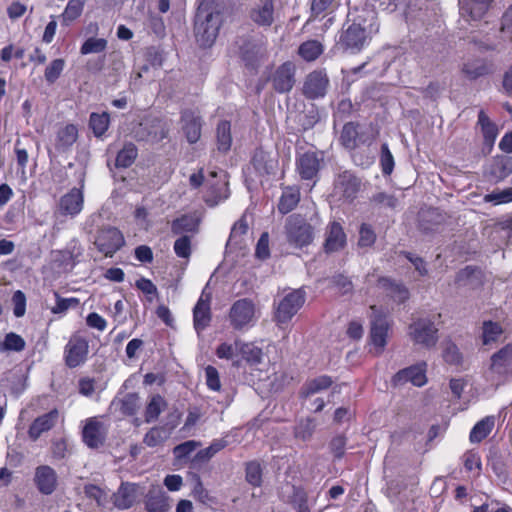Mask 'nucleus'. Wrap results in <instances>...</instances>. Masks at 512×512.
I'll return each mask as SVG.
<instances>
[{
    "instance_id": "obj_1",
    "label": "nucleus",
    "mask_w": 512,
    "mask_h": 512,
    "mask_svg": "<svg viewBox=\"0 0 512 512\" xmlns=\"http://www.w3.org/2000/svg\"><path fill=\"white\" fill-rule=\"evenodd\" d=\"M233 51L250 70H257L267 57V42L263 35L245 34L238 36Z\"/></svg>"
},
{
    "instance_id": "obj_2",
    "label": "nucleus",
    "mask_w": 512,
    "mask_h": 512,
    "mask_svg": "<svg viewBox=\"0 0 512 512\" xmlns=\"http://www.w3.org/2000/svg\"><path fill=\"white\" fill-rule=\"evenodd\" d=\"M223 23L222 13L214 8L199 7L194 20V34L200 47H211Z\"/></svg>"
},
{
    "instance_id": "obj_3",
    "label": "nucleus",
    "mask_w": 512,
    "mask_h": 512,
    "mask_svg": "<svg viewBox=\"0 0 512 512\" xmlns=\"http://www.w3.org/2000/svg\"><path fill=\"white\" fill-rule=\"evenodd\" d=\"M314 234V227L300 215H292L287 219L285 235L290 246L303 249L313 242Z\"/></svg>"
},
{
    "instance_id": "obj_4",
    "label": "nucleus",
    "mask_w": 512,
    "mask_h": 512,
    "mask_svg": "<svg viewBox=\"0 0 512 512\" xmlns=\"http://www.w3.org/2000/svg\"><path fill=\"white\" fill-rule=\"evenodd\" d=\"M362 187V180L351 170H343L335 175L333 195L340 200L353 202Z\"/></svg>"
},
{
    "instance_id": "obj_5",
    "label": "nucleus",
    "mask_w": 512,
    "mask_h": 512,
    "mask_svg": "<svg viewBox=\"0 0 512 512\" xmlns=\"http://www.w3.org/2000/svg\"><path fill=\"white\" fill-rule=\"evenodd\" d=\"M408 334L415 344L430 349L438 342V328L428 317L414 320L408 328Z\"/></svg>"
},
{
    "instance_id": "obj_6",
    "label": "nucleus",
    "mask_w": 512,
    "mask_h": 512,
    "mask_svg": "<svg viewBox=\"0 0 512 512\" xmlns=\"http://www.w3.org/2000/svg\"><path fill=\"white\" fill-rule=\"evenodd\" d=\"M378 29V25L374 23H370L369 27H366L361 22H353L343 30L339 42L347 49L360 51L364 47L368 35L378 32Z\"/></svg>"
},
{
    "instance_id": "obj_7",
    "label": "nucleus",
    "mask_w": 512,
    "mask_h": 512,
    "mask_svg": "<svg viewBox=\"0 0 512 512\" xmlns=\"http://www.w3.org/2000/svg\"><path fill=\"white\" fill-rule=\"evenodd\" d=\"M371 310V328L370 339L371 343L375 346V354L380 355L384 351L387 344V336L389 330V323L385 313L377 306L372 305Z\"/></svg>"
},
{
    "instance_id": "obj_8",
    "label": "nucleus",
    "mask_w": 512,
    "mask_h": 512,
    "mask_svg": "<svg viewBox=\"0 0 512 512\" xmlns=\"http://www.w3.org/2000/svg\"><path fill=\"white\" fill-rule=\"evenodd\" d=\"M305 302V293L301 289L293 290L285 295L277 305L275 321L278 325L287 324Z\"/></svg>"
},
{
    "instance_id": "obj_9",
    "label": "nucleus",
    "mask_w": 512,
    "mask_h": 512,
    "mask_svg": "<svg viewBox=\"0 0 512 512\" xmlns=\"http://www.w3.org/2000/svg\"><path fill=\"white\" fill-rule=\"evenodd\" d=\"M94 244L105 256L112 257L125 244V239L119 229L107 226L98 231Z\"/></svg>"
},
{
    "instance_id": "obj_10",
    "label": "nucleus",
    "mask_w": 512,
    "mask_h": 512,
    "mask_svg": "<svg viewBox=\"0 0 512 512\" xmlns=\"http://www.w3.org/2000/svg\"><path fill=\"white\" fill-rule=\"evenodd\" d=\"M89 353L88 341L79 334H73L64 348L65 364L69 368H76L84 364Z\"/></svg>"
},
{
    "instance_id": "obj_11",
    "label": "nucleus",
    "mask_w": 512,
    "mask_h": 512,
    "mask_svg": "<svg viewBox=\"0 0 512 512\" xmlns=\"http://www.w3.org/2000/svg\"><path fill=\"white\" fill-rule=\"evenodd\" d=\"M254 314L253 302L247 298L239 299L230 308V323L235 330H241L252 325Z\"/></svg>"
},
{
    "instance_id": "obj_12",
    "label": "nucleus",
    "mask_w": 512,
    "mask_h": 512,
    "mask_svg": "<svg viewBox=\"0 0 512 512\" xmlns=\"http://www.w3.org/2000/svg\"><path fill=\"white\" fill-rule=\"evenodd\" d=\"M295 71V65L290 61L278 66L269 77L273 89L278 93L289 92L295 84Z\"/></svg>"
},
{
    "instance_id": "obj_13",
    "label": "nucleus",
    "mask_w": 512,
    "mask_h": 512,
    "mask_svg": "<svg viewBox=\"0 0 512 512\" xmlns=\"http://www.w3.org/2000/svg\"><path fill=\"white\" fill-rule=\"evenodd\" d=\"M274 0H253L248 12L250 20L259 27H270L275 20Z\"/></svg>"
},
{
    "instance_id": "obj_14",
    "label": "nucleus",
    "mask_w": 512,
    "mask_h": 512,
    "mask_svg": "<svg viewBox=\"0 0 512 512\" xmlns=\"http://www.w3.org/2000/svg\"><path fill=\"white\" fill-rule=\"evenodd\" d=\"M167 136V131L158 118L146 119L134 130V137L138 141L156 143Z\"/></svg>"
},
{
    "instance_id": "obj_15",
    "label": "nucleus",
    "mask_w": 512,
    "mask_h": 512,
    "mask_svg": "<svg viewBox=\"0 0 512 512\" xmlns=\"http://www.w3.org/2000/svg\"><path fill=\"white\" fill-rule=\"evenodd\" d=\"M329 85V78L324 70H314L306 76L303 94L308 99L324 97Z\"/></svg>"
},
{
    "instance_id": "obj_16",
    "label": "nucleus",
    "mask_w": 512,
    "mask_h": 512,
    "mask_svg": "<svg viewBox=\"0 0 512 512\" xmlns=\"http://www.w3.org/2000/svg\"><path fill=\"white\" fill-rule=\"evenodd\" d=\"M83 204L82 190L74 187L60 198L56 212L63 216L75 217L82 211Z\"/></svg>"
},
{
    "instance_id": "obj_17",
    "label": "nucleus",
    "mask_w": 512,
    "mask_h": 512,
    "mask_svg": "<svg viewBox=\"0 0 512 512\" xmlns=\"http://www.w3.org/2000/svg\"><path fill=\"white\" fill-rule=\"evenodd\" d=\"M489 370L499 377L512 375V344H507L495 352L490 359Z\"/></svg>"
},
{
    "instance_id": "obj_18",
    "label": "nucleus",
    "mask_w": 512,
    "mask_h": 512,
    "mask_svg": "<svg viewBox=\"0 0 512 512\" xmlns=\"http://www.w3.org/2000/svg\"><path fill=\"white\" fill-rule=\"evenodd\" d=\"M250 163L259 178L275 174L278 167L276 156L263 149L255 150Z\"/></svg>"
},
{
    "instance_id": "obj_19",
    "label": "nucleus",
    "mask_w": 512,
    "mask_h": 512,
    "mask_svg": "<svg viewBox=\"0 0 512 512\" xmlns=\"http://www.w3.org/2000/svg\"><path fill=\"white\" fill-rule=\"evenodd\" d=\"M34 483L41 494L51 495L57 488V473L48 465H40L35 469Z\"/></svg>"
},
{
    "instance_id": "obj_20",
    "label": "nucleus",
    "mask_w": 512,
    "mask_h": 512,
    "mask_svg": "<svg viewBox=\"0 0 512 512\" xmlns=\"http://www.w3.org/2000/svg\"><path fill=\"white\" fill-rule=\"evenodd\" d=\"M425 371V362L412 365L398 371L393 377V382L395 385L411 382L413 385L421 387L427 382Z\"/></svg>"
},
{
    "instance_id": "obj_21",
    "label": "nucleus",
    "mask_w": 512,
    "mask_h": 512,
    "mask_svg": "<svg viewBox=\"0 0 512 512\" xmlns=\"http://www.w3.org/2000/svg\"><path fill=\"white\" fill-rule=\"evenodd\" d=\"M106 432L102 422L96 418H90L86 421L82 430L83 442L92 449H96L104 444Z\"/></svg>"
},
{
    "instance_id": "obj_22",
    "label": "nucleus",
    "mask_w": 512,
    "mask_h": 512,
    "mask_svg": "<svg viewBox=\"0 0 512 512\" xmlns=\"http://www.w3.org/2000/svg\"><path fill=\"white\" fill-rule=\"evenodd\" d=\"M323 249L330 254L342 250L346 245V234L338 222H331L326 229Z\"/></svg>"
},
{
    "instance_id": "obj_23",
    "label": "nucleus",
    "mask_w": 512,
    "mask_h": 512,
    "mask_svg": "<svg viewBox=\"0 0 512 512\" xmlns=\"http://www.w3.org/2000/svg\"><path fill=\"white\" fill-rule=\"evenodd\" d=\"M491 0H459L460 16L467 22L480 20L487 12Z\"/></svg>"
},
{
    "instance_id": "obj_24",
    "label": "nucleus",
    "mask_w": 512,
    "mask_h": 512,
    "mask_svg": "<svg viewBox=\"0 0 512 512\" xmlns=\"http://www.w3.org/2000/svg\"><path fill=\"white\" fill-rule=\"evenodd\" d=\"M322 159L315 152H305L297 160V171L304 180H315L320 170Z\"/></svg>"
},
{
    "instance_id": "obj_25",
    "label": "nucleus",
    "mask_w": 512,
    "mask_h": 512,
    "mask_svg": "<svg viewBox=\"0 0 512 512\" xmlns=\"http://www.w3.org/2000/svg\"><path fill=\"white\" fill-rule=\"evenodd\" d=\"M211 321L210 295L202 293L193 309V324L198 334L207 328Z\"/></svg>"
},
{
    "instance_id": "obj_26",
    "label": "nucleus",
    "mask_w": 512,
    "mask_h": 512,
    "mask_svg": "<svg viewBox=\"0 0 512 512\" xmlns=\"http://www.w3.org/2000/svg\"><path fill=\"white\" fill-rule=\"evenodd\" d=\"M59 412L53 409L37 417L29 427L28 435L32 440H37L42 433L51 430L58 422Z\"/></svg>"
},
{
    "instance_id": "obj_27",
    "label": "nucleus",
    "mask_w": 512,
    "mask_h": 512,
    "mask_svg": "<svg viewBox=\"0 0 512 512\" xmlns=\"http://www.w3.org/2000/svg\"><path fill=\"white\" fill-rule=\"evenodd\" d=\"M229 194L228 182L225 179L207 180V191L204 196V201L210 207H214L219 202L226 200Z\"/></svg>"
},
{
    "instance_id": "obj_28",
    "label": "nucleus",
    "mask_w": 512,
    "mask_h": 512,
    "mask_svg": "<svg viewBox=\"0 0 512 512\" xmlns=\"http://www.w3.org/2000/svg\"><path fill=\"white\" fill-rule=\"evenodd\" d=\"M444 222V215L436 208L422 209L418 214L419 229L424 233H432Z\"/></svg>"
},
{
    "instance_id": "obj_29",
    "label": "nucleus",
    "mask_w": 512,
    "mask_h": 512,
    "mask_svg": "<svg viewBox=\"0 0 512 512\" xmlns=\"http://www.w3.org/2000/svg\"><path fill=\"white\" fill-rule=\"evenodd\" d=\"M369 204L373 210L387 213L396 211L400 202L392 193L377 191L369 198Z\"/></svg>"
},
{
    "instance_id": "obj_30",
    "label": "nucleus",
    "mask_w": 512,
    "mask_h": 512,
    "mask_svg": "<svg viewBox=\"0 0 512 512\" xmlns=\"http://www.w3.org/2000/svg\"><path fill=\"white\" fill-rule=\"evenodd\" d=\"M182 129L189 143H196L201 136L200 117L191 110H185L181 116Z\"/></svg>"
},
{
    "instance_id": "obj_31",
    "label": "nucleus",
    "mask_w": 512,
    "mask_h": 512,
    "mask_svg": "<svg viewBox=\"0 0 512 512\" xmlns=\"http://www.w3.org/2000/svg\"><path fill=\"white\" fill-rule=\"evenodd\" d=\"M512 173V158L509 156L496 157L489 165L487 175L491 181L499 182Z\"/></svg>"
},
{
    "instance_id": "obj_32",
    "label": "nucleus",
    "mask_w": 512,
    "mask_h": 512,
    "mask_svg": "<svg viewBox=\"0 0 512 512\" xmlns=\"http://www.w3.org/2000/svg\"><path fill=\"white\" fill-rule=\"evenodd\" d=\"M200 220L192 214H185L176 218L171 223V232L174 235H183L184 233L196 234L199 230Z\"/></svg>"
},
{
    "instance_id": "obj_33",
    "label": "nucleus",
    "mask_w": 512,
    "mask_h": 512,
    "mask_svg": "<svg viewBox=\"0 0 512 512\" xmlns=\"http://www.w3.org/2000/svg\"><path fill=\"white\" fill-rule=\"evenodd\" d=\"M136 500L135 485L122 483L117 492L113 494L114 505L121 510L130 508Z\"/></svg>"
},
{
    "instance_id": "obj_34",
    "label": "nucleus",
    "mask_w": 512,
    "mask_h": 512,
    "mask_svg": "<svg viewBox=\"0 0 512 512\" xmlns=\"http://www.w3.org/2000/svg\"><path fill=\"white\" fill-rule=\"evenodd\" d=\"M78 130L73 124H67L59 129L55 139V149L58 152L67 151L77 140Z\"/></svg>"
},
{
    "instance_id": "obj_35",
    "label": "nucleus",
    "mask_w": 512,
    "mask_h": 512,
    "mask_svg": "<svg viewBox=\"0 0 512 512\" xmlns=\"http://www.w3.org/2000/svg\"><path fill=\"white\" fill-rule=\"evenodd\" d=\"M292 492L288 496V503L296 512H311L310 508L315 500H309L308 494L302 487L292 486Z\"/></svg>"
},
{
    "instance_id": "obj_36",
    "label": "nucleus",
    "mask_w": 512,
    "mask_h": 512,
    "mask_svg": "<svg viewBox=\"0 0 512 512\" xmlns=\"http://www.w3.org/2000/svg\"><path fill=\"white\" fill-rule=\"evenodd\" d=\"M145 507L148 512H166L169 505L165 492L160 488L149 490L146 495Z\"/></svg>"
},
{
    "instance_id": "obj_37",
    "label": "nucleus",
    "mask_w": 512,
    "mask_h": 512,
    "mask_svg": "<svg viewBox=\"0 0 512 512\" xmlns=\"http://www.w3.org/2000/svg\"><path fill=\"white\" fill-rule=\"evenodd\" d=\"M332 384L333 380L330 376L321 375L305 382L300 389V396L302 398H308L316 393L328 389Z\"/></svg>"
},
{
    "instance_id": "obj_38",
    "label": "nucleus",
    "mask_w": 512,
    "mask_h": 512,
    "mask_svg": "<svg viewBox=\"0 0 512 512\" xmlns=\"http://www.w3.org/2000/svg\"><path fill=\"white\" fill-rule=\"evenodd\" d=\"M299 200L300 192L297 188H285L278 203V211L281 214H287L291 212L297 206Z\"/></svg>"
},
{
    "instance_id": "obj_39",
    "label": "nucleus",
    "mask_w": 512,
    "mask_h": 512,
    "mask_svg": "<svg viewBox=\"0 0 512 512\" xmlns=\"http://www.w3.org/2000/svg\"><path fill=\"white\" fill-rule=\"evenodd\" d=\"M216 139L218 150L227 152L230 150L232 144L231 124L227 120H222L218 123L216 128Z\"/></svg>"
},
{
    "instance_id": "obj_40",
    "label": "nucleus",
    "mask_w": 512,
    "mask_h": 512,
    "mask_svg": "<svg viewBox=\"0 0 512 512\" xmlns=\"http://www.w3.org/2000/svg\"><path fill=\"white\" fill-rule=\"evenodd\" d=\"M138 155V149L135 144L128 142L125 143L123 148L117 153L115 166L117 168L130 167Z\"/></svg>"
},
{
    "instance_id": "obj_41",
    "label": "nucleus",
    "mask_w": 512,
    "mask_h": 512,
    "mask_svg": "<svg viewBox=\"0 0 512 512\" xmlns=\"http://www.w3.org/2000/svg\"><path fill=\"white\" fill-rule=\"evenodd\" d=\"M481 270L477 267L466 266L461 269L455 277V284L459 286H475L479 283Z\"/></svg>"
},
{
    "instance_id": "obj_42",
    "label": "nucleus",
    "mask_w": 512,
    "mask_h": 512,
    "mask_svg": "<svg viewBox=\"0 0 512 512\" xmlns=\"http://www.w3.org/2000/svg\"><path fill=\"white\" fill-rule=\"evenodd\" d=\"M358 127L359 124L354 122H348L344 125L341 132L340 140L345 148L353 150L358 146Z\"/></svg>"
},
{
    "instance_id": "obj_43",
    "label": "nucleus",
    "mask_w": 512,
    "mask_h": 512,
    "mask_svg": "<svg viewBox=\"0 0 512 512\" xmlns=\"http://www.w3.org/2000/svg\"><path fill=\"white\" fill-rule=\"evenodd\" d=\"M323 45L317 40L303 42L298 49V54L307 62L315 61L323 53Z\"/></svg>"
},
{
    "instance_id": "obj_44",
    "label": "nucleus",
    "mask_w": 512,
    "mask_h": 512,
    "mask_svg": "<svg viewBox=\"0 0 512 512\" xmlns=\"http://www.w3.org/2000/svg\"><path fill=\"white\" fill-rule=\"evenodd\" d=\"M165 407L166 402L164 398L159 394L153 395L145 409V422L156 421Z\"/></svg>"
},
{
    "instance_id": "obj_45",
    "label": "nucleus",
    "mask_w": 512,
    "mask_h": 512,
    "mask_svg": "<svg viewBox=\"0 0 512 512\" xmlns=\"http://www.w3.org/2000/svg\"><path fill=\"white\" fill-rule=\"evenodd\" d=\"M263 467L259 461L253 460L245 464V480L253 487L262 485Z\"/></svg>"
},
{
    "instance_id": "obj_46",
    "label": "nucleus",
    "mask_w": 512,
    "mask_h": 512,
    "mask_svg": "<svg viewBox=\"0 0 512 512\" xmlns=\"http://www.w3.org/2000/svg\"><path fill=\"white\" fill-rule=\"evenodd\" d=\"M494 426L493 418L486 417L479 421L470 432V441L472 443H479L485 439L491 432Z\"/></svg>"
},
{
    "instance_id": "obj_47",
    "label": "nucleus",
    "mask_w": 512,
    "mask_h": 512,
    "mask_svg": "<svg viewBox=\"0 0 512 512\" xmlns=\"http://www.w3.org/2000/svg\"><path fill=\"white\" fill-rule=\"evenodd\" d=\"M110 123L109 114L103 112L91 113L89 118V127L92 129L96 137H101L108 129Z\"/></svg>"
},
{
    "instance_id": "obj_48",
    "label": "nucleus",
    "mask_w": 512,
    "mask_h": 512,
    "mask_svg": "<svg viewBox=\"0 0 512 512\" xmlns=\"http://www.w3.org/2000/svg\"><path fill=\"white\" fill-rule=\"evenodd\" d=\"M503 334V329L499 323L493 321H484L482 325V342L489 345L496 342Z\"/></svg>"
},
{
    "instance_id": "obj_49",
    "label": "nucleus",
    "mask_w": 512,
    "mask_h": 512,
    "mask_svg": "<svg viewBox=\"0 0 512 512\" xmlns=\"http://www.w3.org/2000/svg\"><path fill=\"white\" fill-rule=\"evenodd\" d=\"M316 428V423L313 418H305L298 421L294 427V436L302 441L309 440Z\"/></svg>"
},
{
    "instance_id": "obj_50",
    "label": "nucleus",
    "mask_w": 512,
    "mask_h": 512,
    "mask_svg": "<svg viewBox=\"0 0 512 512\" xmlns=\"http://www.w3.org/2000/svg\"><path fill=\"white\" fill-rule=\"evenodd\" d=\"M227 446V441L224 439L214 440L210 446L205 449L198 451L195 455L194 460L198 462H206L210 460L216 453L221 451Z\"/></svg>"
},
{
    "instance_id": "obj_51",
    "label": "nucleus",
    "mask_w": 512,
    "mask_h": 512,
    "mask_svg": "<svg viewBox=\"0 0 512 512\" xmlns=\"http://www.w3.org/2000/svg\"><path fill=\"white\" fill-rule=\"evenodd\" d=\"M242 358L250 365L261 363L263 352L262 349L252 343H245L240 348Z\"/></svg>"
},
{
    "instance_id": "obj_52",
    "label": "nucleus",
    "mask_w": 512,
    "mask_h": 512,
    "mask_svg": "<svg viewBox=\"0 0 512 512\" xmlns=\"http://www.w3.org/2000/svg\"><path fill=\"white\" fill-rule=\"evenodd\" d=\"M120 410L127 416H133L141 406L140 397L137 393H127L120 401Z\"/></svg>"
},
{
    "instance_id": "obj_53",
    "label": "nucleus",
    "mask_w": 512,
    "mask_h": 512,
    "mask_svg": "<svg viewBox=\"0 0 512 512\" xmlns=\"http://www.w3.org/2000/svg\"><path fill=\"white\" fill-rule=\"evenodd\" d=\"M87 0H69L62 14L63 21L69 23L77 19L83 11Z\"/></svg>"
},
{
    "instance_id": "obj_54",
    "label": "nucleus",
    "mask_w": 512,
    "mask_h": 512,
    "mask_svg": "<svg viewBox=\"0 0 512 512\" xmlns=\"http://www.w3.org/2000/svg\"><path fill=\"white\" fill-rule=\"evenodd\" d=\"M107 47V40L104 38H88L81 46L80 53L82 55L101 53Z\"/></svg>"
},
{
    "instance_id": "obj_55",
    "label": "nucleus",
    "mask_w": 512,
    "mask_h": 512,
    "mask_svg": "<svg viewBox=\"0 0 512 512\" xmlns=\"http://www.w3.org/2000/svg\"><path fill=\"white\" fill-rule=\"evenodd\" d=\"M380 165L384 176L391 175L395 162L387 143L381 145Z\"/></svg>"
},
{
    "instance_id": "obj_56",
    "label": "nucleus",
    "mask_w": 512,
    "mask_h": 512,
    "mask_svg": "<svg viewBox=\"0 0 512 512\" xmlns=\"http://www.w3.org/2000/svg\"><path fill=\"white\" fill-rule=\"evenodd\" d=\"M376 241V233L372 226L362 223L359 228L358 246L361 248L371 247Z\"/></svg>"
},
{
    "instance_id": "obj_57",
    "label": "nucleus",
    "mask_w": 512,
    "mask_h": 512,
    "mask_svg": "<svg viewBox=\"0 0 512 512\" xmlns=\"http://www.w3.org/2000/svg\"><path fill=\"white\" fill-rule=\"evenodd\" d=\"M65 67V61L61 58L53 60L45 69V80L53 84L61 75Z\"/></svg>"
},
{
    "instance_id": "obj_58",
    "label": "nucleus",
    "mask_w": 512,
    "mask_h": 512,
    "mask_svg": "<svg viewBox=\"0 0 512 512\" xmlns=\"http://www.w3.org/2000/svg\"><path fill=\"white\" fill-rule=\"evenodd\" d=\"M3 348L7 351L20 352L25 348V340L14 332L7 333L3 341Z\"/></svg>"
},
{
    "instance_id": "obj_59",
    "label": "nucleus",
    "mask_w": 512,
    "mask_h": 512,
    "mask_svg": "<svg viewBox=\"0 0 512 512\" xmlns=\"http://www.w3.org/2000/svg\"><path fill=\"white\" fill-rule=\"evenodd\" d=\"M194 485L192 489L193 497L203 504H207L212 501V498L209 495V492L206 488H204L203 483L199 475H193Z\"/></svg>"
},
{
    "instance_id": "obj_60",
    "label": "nucleus",
    "mask_w": 512,
    "mask_h": 512,
    "mask_svg": "<svg viewBox=\"0 0 512 512\" xmlns=\"http://www.w3.org/2000/svg\"><path fill=\"white\" fill-rule=\"evenodd\" d=\"M173 249L178 257L189 258L191 255V236L180 235V237L174 242Z\"/></svg>"
},
{
    "instance_id": "obj_61",
    "label": "nucleus",
    "mask_w": 512,
    "mask_h": 512,
    "mask_svg": "<svg viewBox=\"0 0 512 512\" xmlns=\"http://www.w3.org/2000/svg\"><path fill=\"white\" fill-rule=\"evenodd\" d=\"M346 444L347 438L342 434L334 436L329 442V450L336 460L344 456Z\"/></svg>"
},
{
    "instance_id": "obj_62",
    "label": "nucleus",
    "mask_w": 512,
    "mask_h": 512,
    "mask_svg": "<svg viewBox=\"0 0 512 512\" xmlns=\"http://www.w3.org/2000/svg\"><path fill=\"white\" fill-rule=\"evenodd\" d=\"M84 493L86 497L93 499L97 502L98 506H104L107 500L106 492L94 484H87L84 486Z\"/></svg>"
},
{
    "instance_id": "obj_63",
    "label": "nucleus",
    "mask_w": 512,
    "mask_h": 512,
    "mask_svg": "<svg viewBox=\"0 0 512 512\" xmlns=\"http://www.w3.org/2000/svg\"><path fill=\"white\" fill-rule=\"evenodd\" d=\"M248 231V224L244 217L239 219L232 227L230 237L227 241V246L232 245V243L238 244L241 236L246 234Z\"/></svg>"
},
{
    "instance_id": "obj_64",
    "label": "nucleus",
    "mask_w": 512,
    "mask_h": 512,
    "mask_svg": "<svg viewBox=\"0 0 512 512\" xmlns=\"http://www.w3.org/2000/svg\"><path fill=\"white\" fill-rule=\"evenodd\" d=\"M486 202H493L494 204L508 203L512 201V187L501 191H493L484 196Z\"/></svg>"
}]
</instances>
